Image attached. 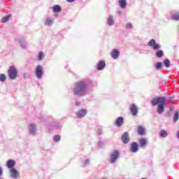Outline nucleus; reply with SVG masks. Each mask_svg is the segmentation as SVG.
I'll use <instances>...</instances> for the list:
<instances>
[{
  "mask_svg": "<svg viewBox=\"0 0 179 179\" xmlns=\"http://www.w3.org/2000/svg\"><path fill=\"white\" fill-rule=\"evenodd\" d=\"M151 104L152 106H157V104H159L157 108V112L158 114H162V113L164 111V106L167 104V101L164 97L154 98L151 101Z\"/></svg>",
  "mask_w": 179,
  "mask_h": 179,
  "instance_id": "f257e3e1",
  "label": "nucleus"
},
{
  "mask_svg": "<svg viewBox=\"0 0 179 179\" xmlns=\"http://www.w3.org/2000/svg\"><path fill=\"white\" fill-rule=\"evenodd\" d=\"M86 93H87L86 83L83 81L77 83L74 89V94L76 96H85Z\"/></svg>",
  "mask_w": 179,
  "mask_h": 179,
  "instance_id": "f03ea898",
  "label": "nucleus"
},
{
  "mask_svg": "<svg viewBox=\"0 0 179 179\" xmlns=\"http://www.w3.org/2000/svg\"><path fill=\"white\" fill-rule=\"evenodd\" d=\"M8 76L10 79H16V76H17V70L14 66H10L8 70Z\"/></svg>",
  "mask_w": 179,
  "mask_h": 179,
  "instance_id": "7ed1b4c3",
  "label": "nucleus"
},
{
  "mask_svg": "<svg viewBox=\"0 0 179 179\" xmlns=\"http://www.w3.org/2000/svg\"><path fill=\"white\" fill-rule=\"evenodd\" d=\"M36 76L38 79H41L43 76V67L41 66H38L36 69Z\"/></svg>",
  "mask_w": 179,
  "mask_h": 179,
  "instance_id": "20e7f679",
  "label": "nucleus"
},
{
  "mask_svg": "<svg viewBox=\"0 0 179 179\" xmlns=\"http://www.w3.org/2000/svg\"><path fill=\"white\" fill-rule=\"evenodd\" d=\"M148 45L150 47H153L155 50H159L160 48V45L156 43V41L155 39H152L149 43Z\"/></svg>",
  "mask_w": 179,
  "mask_h": 179,
  "instance_id": "39448f33",
  "label": "nucleus"
},
{
  "mask_svg": "<svg viewBox=\"0 0 179 179\" xmlns=\"http://www.w3.org/2000/svg\"><path fill=\"white\" fill-rule=\"evenodd\" d=\"M119 155L118 151H114L110 155V162L115 163V160L118 158Z\"/></svg>",
  "mask_w": 179,
  "mask_h": 179,
  "instance_id": "423d86ee",
  "label": "nucleus"
},
{
  "mask_svg": "<svg viewBox=\"0 0 179 179\" xmlns=\"http://www.w3.org/2000/svg\"><path fill=\"white\" fill-rule=\"evenodd\" d=\"M130 110L132 115H136V114H138V108L135 104L131 106Z\"/></svg>",
  "mask_w": 179,
  "mask_h": 179,
  "instance_id": "0eeeda50",
  "label": "nucleus"
},
{
  "mask_svg": "<svg viewBox=\"0 0 179 179\" xmlns=\"http://www.w3.org/2000/svg\"><path fill=\"white\" fill-rule=\"evenodd\" d=\"M122 141L123 143H128L129 142V137L128 136V132H125L122 136Z\"/></svg>",
  "mask_w": 179,
  "mask_h": 179,
  "instance_id": "6e6552de",
  "label": "nucleus"
},
{
  "mask_svg": "<svg viewBox=\"0 0 179 179\" xmlns=\"http://www.w3.org/2000/svg\"><path fill=\"white\" fill-rule=\"evenodd\" d=\"M10 173H11L12 178H17V177H19V172H17L16 169H10Z\"/></svg>",
  "mask_w": 179,
  "mask_h": 179,
  "instance_id": "1a4fd4ad",
  "label": "nucleus"
},
{
  "mask_svg": "<svg viewBox=\"0 0 179 179\" xmlns=\"http://www.w3.org/2000/svg\"><path fill=\"white\" fill-rule=\"evenodd\" d=\"M105 66L106 62L101 60L97 65V69H99V71H101V69H103Z\"/></svg>",
  "mask_w": 179,
  "mask_h": 179,
  "instance_id": "9d476101",
  "label": "nucleus"
},
{
  "mask_svg": "<svg viewBox=\"0 0 179 179\" xmlns=\"http://www.w3.org/2000/svg\"><path fill=\"white\" fill-rule=\"evenodd\" d=\"M112 58H114V59H117L120 55V52L117 50V49H115L111 52Z\"/></svg>",
  "mask_w": 179,
  "mask_h": 179,
  "instance_id": "9b49d317",
  "label": "nucleus"
},
{
  "mask_svg": "<svg viewBox=\"0 0 179 179\" xmlns=\"http://www.w3.org/2000/svg\"><path fill=\"white\" fill-rule=\"evenodd\" d=\"M85 115H86V110L85 109L80 110V111H78L77 113L78 118H82V117H85Z\"/></svg>",
  "mask_w": 179,
  "mask_h": 179,
  "instance_id": "f8f14e48",
  "label": "nucleus"
},
{
  "mask_svg": "<svg viewBox=\"0 0 179 179\" xmlns=\"http://www.w3.org/2000/svg\"><path fill=\"white\" fill-rule=\"evenodd\" d=\"M131 152L133 153L138 152V143L134 142L131 144Z\"/></svg>",
  "mask_w": 179,
  "mask_h": 179,
  "instance_id": "ddd939ff",
  "label": "nucleus"
},
{
  "mask_svg": "<svg viewBox=\"0 0 179 179\" xmlns=\"http://www.w3.org/2000/svg\"><path fill=\"white\" fill-rule=\"evenodd\" d=\"M29 133L31 135H34L36 134V125L33 124L29 125Z\"/></svg>",
  "mask_w": 179,
  "mask_h": 179,
  "instance_id": "4468645a",
  "label": "nucleus"
},
{
  "mask_svg": "<svg viewBox=\"0 0 179 179\" xmlns=\"http://www.w3.org/2000/svg\"><path fill=\"white\" fill-rule=\"evenodd\" d=\"M139 143L141 148H145L146 146V143H148V140L146 138H141L139 140Z\"/></svg>",
  "mask_w": 179,
  "mask_h": 179,
  "instance_id": "2eb2a0df",
  "label": "nucleus"
},
{
  "mask_svg": "<svg viewBox=\"0 0 179 179\" xmlns=\"http://www.w3.org/2000/svg\"><path fill=\"white\" fill-rule=\"evenodd\" d=\"M124 122V118L122 117H119L116 120L117 127H121Z\"/></svg>",
  "mask_w": 179,
  "mask_h": 179,
  "instance_id": "dca6fc26",
  "label": "nucleus"
},
{
  "mask_svg": "<svg viewBox=\"0 0 179 179\" xmlns=\"http://www.w3.org/2000/svg\"><path fill=\"white\" fill-rule=\"evenodd\" d=\"M15 161H13L12 159L8 160L7 162V167L8 169H12V167H13V166H15Z\"/></svg>",
  "mask_w": 179,
  "mask_h": 179,
  "instance_id": "f3484780",
  "label": "nucleus"
},
{
  "mask_svg": "<svg viewBox=\"0 0 179 179\" xmlns=\"http://www.w3.org/2000/svg\"><path fill=\"white\" fill-rule=\"evenodd\" d=\"M138 135H145V129L142 127V126H139L138 128Z\"/></svg>",
  "mask_w": 179,
  "mask_h": 179,
  "instance_id": "a211bd4d",
  "label": "nucleus"
},
{
  "mask_svg": "<svg viewBox=\"0 0 179 179\" xmlns=\"http://www.w3.org/2000/svg\"><path fill=\"white\" fill-rule=\"evenodd\" d=\"M119 4L120 7H122V8H124L125 6H127V1L125 0H120Z\"/></svg>",
  "mask_w": 179,
  "mask_h": 179,
  "instance_id": "6ab92c4d",
  "label": "nucleus"
},
{
  "mask_svg": "<svg viewBox=\"0 0 179 179\" xmlns=\"http://www.w3.org/2000/svg\"><path fill=\"white\" fill-rule=\"evenodd\" d=\"M53 12L58 13L61 12V6L56 5L53 7Z\"/></svg>",
  "mask_w": 179,
  "mask_h": 179,
  "instance_id": "aec40b11",
  "label": "nucleus"
},
{
  "mask_svg": "<svg viewBox=\"0 0 179 179\" xmlns=\"http://www.w3.org/2000/svg\"><path fill=\"white\" fill-rule=\"evenodd\" d=\"M10 15H6V17H3L1 19V23H5L6 22H8L9 20V19H10Z\"/></svg>",
  "mask_w": 179,
  "mask_h": 179,
  "instance_id": "412c9836",
  "label": "nucleus"
},
{
  "mask_svg": "<svg viewBox=\"0 0 179 179\" xmlns=\"http://www.w3.org/2000/svg\"><path fill=\"white\" fill-rule=\"evenodd\" d=\"M108 24H109V26H113V24H114V20H113V16L109 17L108 20Z\"/></svg>",
  "mask_w": 179,
  "mask_h": 179,
  "instance_id": "4be33fe9",
  "label": "nucleus"
},
{
  "mask_svg": "<svg viewBox=\"0 0 179 179\" xmlns=\"http://www.w3.org/2000/svg\"><path fill=\"white\" fill-rule=\"evenodd\" d=\"M178 118H179V113L176 112V113H175V115L173 117L174 122H177V121H178Z\"/></svg>",
  "mask_w": 179,
  "mask_h": 179,
  "instance_id": "5701e85b",
  "label": "nucleus"
},
{
  "mask_svg": "<svg viewBox=\"0 0 179 179\" xmlns=\"http://www.w3.org/2000/svg\"><path fill=\"white\" fill-rule=\"evenodd\" d=\"M156 56L157 57V58H162V57L163 56V51L158 50L156 53Z\"/></svg>",
  "mask_w": 179,
  "mask_h": 179,
  "instance_id": "b1692460",
  "label": "nucleus"
},
{
  "mask_svg": "<svg viewBox=\"0 0 179 179\" xmlns=\"http://www.w3.org/2000/svg\"><path fill=\"white\" fill-rule=\"evenodd\" d=\"M160 136H162V138H166V136H167V131L164 130L161 131Z\"/></svg>",
  "mask_w": 179,
  "mask_h": 179,
  "instance_id": "393cba45",
  "label": "nucleus"
},
{
  "mask_svg": "<svg viewBox=\"0 0 179 179\" xmlns=\"http://www.w3.org/2000/svg\"><path fill=\"white\" fill-rule=\"evenodd\" d=\"M52 23H53L52 20H50V19L46 20L45 24H48V26H51Z\"/></svg>",
  "mask_w": 179,
  "mask_h": 179,
  "instance_id": "a878e982",
  "label": "nucleus"
},
{
  "mask_svg": "<svg viewBox=\"0 0 179 179\" xmlns=\"http://www.w3.org/2000/svg\"><path fill=\"white\" fill-rule=\"evenodd\" d=\"M164 64L166 68H169V66H170V60L169 59L164 60Z\"/></svg>",
  "mask_w": 179,
  "mask_h": 179,
  "instance_id": "bb28decb",
  "label": "nucleus"
},
{
  "mask_svg": "<svg viewBox=\"0 0 179 179\" xmlns=\"http://www.w3.org/2000/svg\"><path fill=\"white\" fill-rule=\"evenodd\" d=\"M6 80V76H5V74L0 75L1 82H5Z\"/></svg>",
  "mask_w": 179,
  "mask_h": 179,
  "instance_id": "cd10ccee",
  "label": "nucleus"
},
{
  "mask_svg": "<svg viewBox=\"0 0 179 179\" xmlns=\"http://www.w3.org/2000/svg\"><path fill=\"white\" fill-rule=\"evenodd\" d=\"M172 19H173V20H179V13L174 14Z\"/></svg>",
  "mask_w": 179,
  "mask_h": 179,
  "instance_id": "c85d7f7f",
  "label": "nucleus"
},
{
  "mask_svg": "<svg viewBox=\"0 0 179 179\" xmlns=\"http://www.w3.org/2000/svg\"><path fill=\"white\" fill-rule=\"evenodd\" d=\"M61 140V137L59 136H55L54 138H53V141L55 142H59V141Z\"/></svg>",
  "mask_w": 179,
  "mask_h": 179,
  "instance_id": "c756f323",
  "label": "nucleus"
},
{
  "mask_svg": "<svg viewBox=\"0 0 179 179\" xmlns=\"http://www.w3.org/2000/svg\"><path fill=\"white\" fill-rule=\"evenodd\" d=\"M43 57H44V55L43 54V52H39V55H38V59H39L40 61H41V59H43Z\"/></svg>",
  "mask_w": 179,
  "mask_h": 179,
  "instance_id": "7c9ffc66",
  "label": "nucleus"
},
{
  "mask_svg": "<svg viewBox=\"0 0 179 179\" xmlns=\"http://www.w3.org/2000/svg\"><path fill=\"white\" fill-rule=\"evenodd\" d=\"M156 68H157V69H160V68H162V63H160V62L157 63Z\"/></svg>",
  "mask_w": 179,
  "mask_h": 179,
  "instance_id": "2f4dec72",
  "label": "nucleus"
},
{
  "mask_svg": "<svg viewBox=\"0 0 179 179\" xmlns=\"http://www.w3.org/2000/svg\"><path fill=\"white\" fill-rule=\"evenodd\" d=\"M132 27V24L128 23L126 24V29H131Z\"/></svg>",
  "mask_w": 179,
  "mask_h": 179,
  "instance_id": "473e14b6",
  "label": "nucleus"
},
{
  "mask_svg": "<svg viewBox=\"0 0 179 179\" xmlns=\"http://www.w3.org/2000/svg\"><path fill=\"white\" fill-rule=\"evenodd\" d=\"M2 176V168L0 167V177Z\"/></svg>",
  "mask_w": 179,
  "mask_h": 179,
  "instance_id": "72a5a7b5",
  "label": "nucleus"
},
{
  "mask_svg": "<svg viewBox=\"0 0 179 179\" xmlns=\"http://www.w3.org/2000/svg\"><path fill=\"white\" fill-rule=\"evenodd\" d=\"M76 106H80V103L76 102Z\"/></svg>",
  "mask_w": 179,
  "mask_h": 179,
  "instance_id": "f704fd0d",
  "label": "nucleus"
},
{
  "mask_svg": "<svg viewBox=\"0 0 179 179\" xmlns=\"http://www.w3.org/2000/svg\"><path fill=\"white\" fill-rule=\"evenodd\" d=\"M68 1V2H73V1H75V0H67Z\"/></svg>",
  "mask_w": 179,
  "mask_h": 179,
  "instance_id": "c9c22d12",
  "label": "nucleus"
},
{
  "mask_svg": "<svg viewBox=\"0 0 179 179\" xmlns=\"http://www.w3.org/2000/svg\"><path fill=\"white\" fill-rule=\"evenodd\" d=\"M88 162H89V160H86L85 161V164H87Z\"/></svg>",
  "mask_w": 179,
  "mask_h": 179,
  "instance_id": "e433bc0d",
  "label": "nucleus"
},
{
  "mask_svg": "<svg viewBox=\"0 0 179 179\" xmlns=\"http://www.w3.org/2000/svg\"><path fill=\"white\" fill-rule=\"evenodd\" d=\"M22 48H24V46H23V45H21Z\"/></svg>",
  "mask_w": 179,
  "mask_h": 179,
  "instance_id": "4c0bfd02",
  "label": "nucleus"
},
{
  "mask_svg": "<svg viewBox=\"0 0 179 179\" xmlns=\"http://www.w3.org/2000/svg\"><path fill=\"white\" fill-rule=\"evenodd\" d=\"M98 135H101V134H100V133H98Z\"/></svg>",
  "mask_w": 179,
  "mask_h": 179,
  "instance_id": "58836bf2",
  "label": "nucleus"
},
{
  "mask_svg": "<svg viewBox=\"0 0 179 179\" xmlns=\"http://www.w3.org/2000/svg\"><path fill=\"white\" fill-rule=\"evenodd\" d=\"M142 179H146V178H142Z\"/></svg>",
  "mask_w": 179,
  "mask_h": 179,
  "instance_id": "ea45409f",
  "label": "nucleus"
},
{
  "mask_svg": "<svg viewBox=\"0 0 179 179\" xmlns=\"http://www.w3.org/2000/svg\"><path fill=\"white\" fill-rule=\"evenodd\" d=\"M0 179H2V178H0Z\"/></svg>",
  "mask_w": 179,
  "mask_h": 179,
  "instance_id": "a19ab883",
  "label": "nucleus"
}]
</instances>
